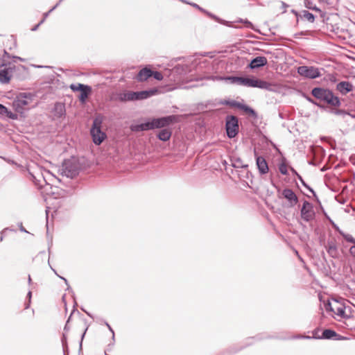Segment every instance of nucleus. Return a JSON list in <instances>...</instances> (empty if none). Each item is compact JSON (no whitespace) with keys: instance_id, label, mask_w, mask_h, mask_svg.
Segmentation results:
<instances>
[{"instance_id":"obj_1","label":"nucleus","mask_w":355,"mask_h":355,"mask_svg":"<svg viewBox=\"0 0 355 355\" xmlns=\"http://www.w3.org/2000/svg\"><path fill=\"white\" fill-rule=\"evenodd\" d=\"M311 94L317 99L334 107H339L341 104L339 98L328 89L315 87L312 89Z\"/></svg>"},{"instance_id":"obj_2","label":"nucleus","mask_w":355,"mask_h":355,"mask_svg":"<svg viewBox=\"0 0 355 355\" xmlns=\"http://www.w3.org/2000/svg\"><path fill=\"white\" fill-rule=\"evenodd\" d=\"M35 95L31 92H21L17 95L12 102L14 110L20 114L24 113L29 109L31 104L33 102Z\"/></svg>"},{"instance_id":"obj_3","label":"nucleus","mask_w":355,"mask_h":355,"mask_svg":"<svg viewBox=\"0 0 355 355\" xmlns=\"http://www.w3.org/2000/svg\"><path fill=\"white\" fill-rule=\"evenodd\" d=\"M102 123L103 117L100 115L97 116L93 120L92 126L90 130L93 142L96 145H100L106 138L105 133L101 130Z\"/></svg>"},{"instance_id":"obj_4","label":"nucleus","mask_w":355,"mask_h":355,"mask_svg":"<svg viewBox=\"0 0 355 355\" xmlns=\"http://www.w3.org/2000/svg\"><path fill=\"white\" fill-rule=\"evenodd\" d=\"M28 173L32 178L33 181L38 187H43L48 184L49 176L51 175L49 171L41 168H28Z\"/></svg>"},{"instance_id":"obj_5","label":"nucleus","mask_w":355,"mask_h":355,"mask_svg":"<svg viewBox=\"0 0 355 355\" xmlns=\"http://www.w3.org/2000/svg\"><path fill=\"white\" fill-rule=\"evenodd\" d=\"M80 170V166L75 159L64 160L60 169L62 175L69 178L76 177L79 173Z\"/></svg>"},{"instance_id":"obj_6","label":"nucleus","mask_w":355,"mask_h":355,"mask_svg":"<svg viewBox=\"0 0 355 355\" xmlns=\"http://www.w3.org/2000/svg\"><path fill=\"white\" fill-rule=\"evenodd\" d=\"M225 130L227 135L232 139L235 137L239 131V120L233 115L227 116L225 119Z\"/></svg>"},{"instance_id":"obj_7","label":"nucleus","mask_w":355,"mask_h":355,"mask_svg":"<svg viewBox=\"0 0 355 355\" xmlns=\"http://www.w3.org/2000/svg\"><path fill=\"white\" fill-rule=\"evenodd\" d=\"M16 68V66L11 63L0 66V82L3 84L8 83L13 77Z\"/></svg>"},{"instance_id":"obj_8","label":"nucleus","mask_w":355,"mask_h":355,"mask_svg":"<svg viewBox=\"0 0 355 355\" xmlns=\"http://www.w3.org/2000/svg\"><path fill=\"white\" fill-rule=\"evenodd\" d=\"M297 73L306 78L314 79L321 76L320 71L315 67L300 66L297 68Z\"/></svg>"},{"instance_id":"obj_9","label":"nucleus","mask_w":355,"mask_h":355,"mask_svg":"<svg viewBox=\"0 0 355 355\" xmlns=\"http://www.w3.org/2000/svg\"><path fill=\"white\" fill-rule=\"evenodd\" d=\"M301 218L305 222H310L315 218V211L313 205L309 201L304 200L300 210Z\"/></svg>"},{"instance_id":"obj_10","label":"nucleus","mask_w":355,"mask_h":355,"mask_svg":"<svg viewBox=\"0 0 355 355\" xmlns=\"http://www.w3.org/2000/svg\"><path fill=\"white\" fill-rule=\"evenodd\" d=\"M345 309L346 306L344 304L339 303L338 300H335L334 304H331L330 302H328V304H326V309L327 311L329 310L337 315L344 318H347L345 314Z\"/></svg>"},{"instance_id":"obj_11","label":"nucleus","mask_w":355,"mask_h":355,"mask_svg":"<svg viewBox=\"0 0 355 355\" xmlns=\"http://www.w3.org/2000/svg\"><path fill=\"white\" fill-rule=\"evenodd\" d=\"M174 118V116H167L151 119L153 129L162 128L168 125L173 121Z\"/></svg>"},{"instance_id":"obj_12","label":"nucleus","mask_w":355,"mask_h":355,"mask_svg":"<svg viewBox=\"0 0 355 355\" xmlns=\"http://www.w3.org/2000/svg\"><path fill=\"white\" fill-rule=\"evenodd\" d=\"M282 195L287 200L290 207H294L298 202L296 194L290 189H284L282 192Z\"/></svg>"},{"instance_id":"obj_13","label":"nucleus","mask_w":355,"mask_h":355,"mask_svg":"<svg viewBox=\"0 0 355 355\" xmlns=\"http://www.w3.org/2000/svg\"><path fill=\"white\" fill-rule=\"evenodd\" d=\"M273 86V85L268 82L257 78H251L250 87H257L260 89H264L268 91H272Z\"/></svg>"},{"instance_id":"obj_14","label":"nucleus","mask_w":355,"mask_h":355,"mask_svg":"<svg viewBox=\"0 0 355 355\" xmlns=\"http://www.w3.org/2000/svg\"><path fill=\"white\" fill-rule=\"evenodd\" d=\"M130 128L132 132H135L153 130L151 119L140 124H132Z\"/></svg>"},{"instance_id":"obj_15","label":"nucleus","mask_w":355,"mask_h":355,"mask_svg":"<svg viewBox=\"0 0 355 355\" xmlns=\"http://www.w3.org/2000/svg\"><path fill=\"white\" fill-rule=\"evenodd\" d=\"M54 118L60 119L65 116V105L62 103L57 102L55 103L52 110Z\"/></svg>"},{"instance_id":"obj_16","label":"nucleus","mask_w":355,"mask_h":355,"mask_svg":"<svg viewBox=\"0 0 355 355\" xmlns=\"http://www.w3.org/2000/svg\"><path fill=\"white\" fill-rule=\"evenodd\" d=\"M267 58L264 56H257L253 58L249 64V67L252 69H257L266 65Z\"/></svg>"},{"instance_id":"obj_17","label":"nucleus","mask_w":355,"mask_h":355,"mask_svg":"<svg viewBox=\"0 0 355 355\" xmlns=\"http://www.w3.org/2000/svg\"><path fill=\"white\" fill-rule=\"evenodd\" d=\"M256 156V164L259 173L261 175L266 174L268 172V166L264 157L261 156Z\"/></svg>"},{"instance_id":"obj_18","label":"nucleus","mask_w":355,"mask_h":355,"mask_svg":"<svg viewBox=\"0 0 355 355\" xmlns=\"http://www.w3.org/2000/svg\"><path fill=\"white\" fill-rule=\"evenodd\" d=\"M336 89L343 95H346L353 90V85L348 81H341L336 85Z\"/></svg>"},{"instance_id":"obj_19","label":"nucleus","mask_w":355,"mask_h":355,"mask_svg":"<svg viewBox=\"0 0 355 355\" xmlns=\"http://www.w3.org/2000/svg\"><path fill=\"white\" fill-rule=\"evenodd\" d=\"M152 75L153 71L147 67H144L139 71L137 76V79L138 81H144L151 77Z\"/></svg>"},{"instance_id":"obj_20","label":"nucleus","mask_w":355,"mask_h":355,"mask_svg":"<svg viewBox=\"0 0 355 355\" xmlns=\"http://www.w3.org/2000/svg\"><path fill=\"white\" fill-rule=\"evenodd\" d=\"M328 254L333 258L338 256V250L336 243L333 241H329L325 245Z\"/></svg>"},{"instance_id":"obj_21","label":"nucleus","mask_w":355,"mask_h":355,"mask_svg":"<svg viewBox=\"0 0 355 355\" xmlns=\"http://www.w3.org/2000/svg\"><path fill=\"white\" fill-rule=\"evenodd\" d=\"M0 114L4 115L11 119H17V114L9 110L6 106L0 104Z\"/></svg>"},{"instance_id":"obj_22","label":"nucleus","mask_w":355,"mask_h":355,"mask_svg":"<svg viewBox=\"0 0 355 355\" xmlns=\"http://www.w3.org/2000/svg\"><path fill=\"white\" fill-rule=\"evenodd\" d=\"M158 93V89L152 88L148 90L140 91L141 100L148 98Z\"/></svg>"},{"instance_id":"obj_23","label":"nucleus","mask_w":355,"mask_h":355,"mask_svg":"<svg viewBox=\"0 0 355 355\" xmlns=\"http://www.w3.org/2000/svg\"><path fill=\"white\" fill-rule=\"evenodd\" d=\"M171 136V131L168 129H162L157 135V137L159 140L166 141L170 139Z\"/></svg>"},{"instance_id":"obj_24","label":"nucleus","mask_w":355,"mask_h":355,"mask_svg":"<svg viewBox=\"0 0 355 355\" xmlns=\"http://www.w3.org/2000/svg\"><path fill=\"white\" fill-rule=\"evenodd\" d=\"M92 92V88L90 86L87 85L83 90L80 92V94L78 96L79 101L84 103L86 99L88 98L89 94Z\"/></svg>"},{"instance_id":"obj_25","label":"nucleus","mask_w":355,"mask_h":355,"mask_svg":"<svg viewBox=\"0 0 355 355\" xmlns=\"http://www.w3.org/2000/svg\"><path fill=\"white\" fill-rule=\"evenodd\" d=\"M336 336H337V334L335 331L327 329L323 331L322 336H320V338L332 339Z\"/></svg>"},{"instance_id":"obj_26","label":"nucleus","mask_w":355,"mask_h":355,"mask_svg":"<svg viewBox=\"0 0 355 355\" xmlns=\"http://www.w3.org/2000/svg\"><path fill=\"white\" fill-rule=\"evenodd\" d=\"M232 165L235 168H247L248 165L244 164L241 158H235L232 160Z\"/></svg>"},{"instance_id":"obj_27","label":"nucleus","mask_w":355,"mask_h":355,"mask_svg":"<svg viewBox=\"0 0 355 355\" xmlns=\"http://www.w3.org/2000/svg\"><path fill=\"white\" fill-rule=\"evenodd\" d=\"M241 110L254 119L257 117V112L252 107L245 104H243V106L241 107Z\"/></svg>"},{"instance_id":"obj_28","label":"nucleus","mask_w":355,"mask_h":355,"mask_svg":"<svg viewBox=\"0 0 355 355\" xmlns=\"http://www.w3.org/2000/svg\"><path fill=\"white\" fill-rule=\"evenodd\" d=\"M133 92H128L121 94L119 99L121 101H133Z\"/></svg>"},{"instance_id":"obj_29","label":"nucleus","mask_w":355,"mask_h":355,"mask_svg":"<svg viewBox=\"0 0 355 355\" xmlns=\"http://www.w3.org/2000/svg\"><path fill=\"white\" fill-rule=\"evenodd\" d=\"M185 3H188V2L187 1H184ZM189 4H190L191 6H192L193 7L198 9L199 10H200L201 12H204V13H206L208 16H209L210 17L213 18V19H216V17L214 15H212L211 13L209 12L208 11L205 10L204 8H201L200 6H199L198 4L195 3H189Z\"/></svg>"},{"instance_id":"obj_30","label":"nucleus","mask_w":355,"mask_h":355,"mask_svg":"<svg viewBox=\"0 0 355 355\" xmlns=\"http://www.w3.org/2000/svg\"><path fill=\"white\" fill-rule=\"evenodd\" d=\"M87 85H83V84H81V83H78V84H71L70 85V89L73 91V92H77V91H80L81 92L82 90L84 89V88H85Z\"/></svg>"},{"instance_id":"obj_31","label":"nucleus","mask_w":355,"mask_h":355,"mask_svg":"<svg viewBox=\"0 0 355 355\" xmlns=\"http://www.w3.org/2000/svg\"><path fill=\"white\" fill-rule=\"evenodd\" d=\"M330 112L334 114L342 116L343 119H345L347 116V115L349 114L348 112L343 110L331 109Z\"/></svg>"},{"instance_id":"obj_32","label":"nucleus","mask_w":355,"mask_h":355,"mask_svg":"<svg viewBox=\"0 0 355 355\" xmlns=\"http://www.w3.org/2000/svg\"><path fill=\"white\" fill-rule=\"evenodd\" d=\"M303 17L310 22H313L315 19L313 14L306 10L303 11Z\"/></svg>"},{"instance_id":"obj_33","label":"nucleus","mask_w":355,"mask_h":355,"mask_svg":"<svg viewBox=\"0 0 355 355\" xmlns=\"http://www.w3.org/2000/svg\"><path fill=\"white\" fill-rule=\"evenodd\" d=\"M225 105H230L231 107H237L241 110V107L243 106V104L236 101H225Z\"/></svg>"},{"instance_id":"obj_34","label":"nucleus","mask_w":355,"mask_h":355,"mask_svg":"<svg viewBox=\"0 0 355 355\" xmlns=\"http://www.w3.org/2000/svg\"><path fill=\"white\" fill-rule=\"evenodd\" d=\"M251 78L240 77L239 85H243L250 87Z\"/></svg>"},{"instance_id":"obj_35","label":"nucleus","mask_w":355,"mask_h":355,"mask_svg":"<svg viewBox=\"0 0 355 355\" xmlns=\"http://www.w3.org/2000/svg\"><path fill=\"white\" fill-rule=\"evenodd\" d=\"M230 81L232 84H239L240 77L238 76H225V81Z\"/></svg>"},{"instance_id":"obj_36","label":"nucleus","mask_w":355,"mask_h":355,"mask_svg":"<svg viewBox=\"0 0 355 355\" xmlns=\"http://www.w3.org/2000/svg\"><path fill=\"white\" fill-rule=\"evenodd\" d=\"M340 234L347 242L351 243L352 244L355 243V239L352 235L349 234H345L341 232H340Z\"/></svg>"},{"instance_id":"obj_37","label":"nucleus","mask_w":355,"mask_h":355,"mask_svg":"<svg viewBox=\"0 0 355 355\" xmlns=\"http://www.w3.org/2000/svg\"><path fill=\"white\" fill-rule=\"evenodd\" d=\"M305 6L311 10H318V8L313 3L312 0H304Z\"/></svg>"},{"instance_id":"obj_38","label":"nucleus","mask_w":355,"mask_h":355,"mask_svg":"<svg viewBox=\"0 0 355 355\" xmlns=\"http://www.w3.org/2000/svg\"><path fill=\"white\" fill-rule=\"evenodd\" d=\"M207 80H211L214 81L225 80V76H210L206 78Z\"/></svg>"},{"instance_id":"obj_39","label":"nucleus","mask_w":355,"mask_h":355,"mask_svg":"<svg viewBox=\"0 0 355 355\" xmlns=\"http://www.w3.org/2000/svg\"><path fill=\"white\" fill-rule=\"evenodd\" d=\"M279 170L280 173L283 175H287L288 173L287 166L285 163L280 164L279 166Z\"/></svg>"},{"instance_id":"obj_40","label":"nucleus","mask_w":355,"mask_h":355,"mask_svg":"<svg viewBox=\"0 0 355 355\" xmlns=\"http://www.w3.org/2000/svg\"><path fill=\"white\" fill-rule=\"evenodd\" d=\"M58 4H56L55 6H53L50 10H49L47 12H45L44 13L43 15V18L40 21V24H43L44 22V21L46 20V19L48 17V16L49 15V14L56 8V7L58 6Z\"/></svg>"},{"instance_id":"obj_41","label":"nucleus","mask_w":355,"mask_h":355,"mask_svg":"<svg viewBox=\"0 0 355 355\" xmlns=\"http://www.w3.org/2000/svg\"><path fill=\"white\" fill-rule=\"evenodd\" d=\"M152 76L157 80H162L163 79V75L159 71H153Z\"/></svg>"},{"instance_id":"obj_42","label":"nucleus","mask_w":355,"mask_h":355,"mask_svg":"<svg viewBox=\"0 0 355 355\" xmlns=\"http://www.w3.org/2000/svg\"><path fill=\"white\" fill-rule=\"evenodd\" d=\"M133 101L141 100L139 92H133Z\"/></svg>"},{"instance_id":"obj_43","label":"nucleus","mask_w":355,"mask_h":355,"mask_svg":"<svg viewBox=\"0 0 355 355\" xmlns=\"http://www.w3.org/2000/svg\"><path fill=\"white\" fill-rule=\"evenodd\" d=\"M48 263H49V265L50 266L51 269V270L55 272V275H58L60 279H62V280H64L66 284H68V282H67V279H65L64 277H61V276H59V275L57 274V272H56L54 268H53V267L50 265V262H49V261H48Z\"/></svg>"},{"instance_id":"obj_44","label":"nucleus","mask_w":355,"mask_h":355,"mask_svg":"<svg viewBox=\"0 0 355 355\" xmlns=\"http://www.w3.org/2000/svg\"><path fill=\"white\" fill-rule=\"evenodd\" d=\"M105 324L107 327V329L112 332V340H114V332L112 328L111 327V326L107 322H105Z\"/></svg>"},{"instance_id":"obj_45","label":"nucleus","mask_w":355,"mask_h":355,"mask_svg":"<svg viewBox=\"0 0 355 355\" xmlns=\"http://www.w3.org/2000/svg\"><path fill=\"white\" fill-rule=\"evenodd\" d=\"M302 184H303L304 187H305L306 188H307L311 192H312L313 194H315L314 193V191L310 188L306 183L305 182L302 180V181H301Z\"/></svg>"},{"instance_id":"obj_46","label":"nucleus","mask_w":355,"mask_h":355,"mask_svg":"<svg viewBox=\"0 0 355 355\" xmlns=\"http://www.w3.org/2000/svg\"><path fill=\"white\" fill-rule=\"evenodd\" d=\"M302 184H303L304 187H305L306 188H307L311 192H312L313 194H315L314 193V191L310 188L306 183L305 182L302 180V181H301Z\"/></svg>"},{"instance_id":"obj_47","label":"nucleus","mask_w":355,"mask_h":355,"mask_svg":"<svg viewBox=\"0 0 355 355\" xmlns=\"http://www.w3.org/2000/svg\"><path fill=\"white\" fill-rule=\"evenodd\" d=\"M19 227L21 232L28 233V231L26 230V229L23 227L22 223H19Z\"/></svg>"},{"instance_id":"obj_48","label":"nucleus","mask_w":355,"mask_h":355,"mask_svg":"<svg viewBox=\"0 0 355 355\" xmlns=\"http://www.w3.org/2000/svg\"><path fill=\"white\" fill-rule=\"evenodd\" d=\"M42 24H40V22H39L37 25L34 26L32 28H31V31H35L38 29L39 26L41 25Z\"/></svg>"},{"instance_id":"obj_49","label":"nucleus","mask_w":355,"mask_h":355,"mask_svg":"<svg viewBox=\"0 0 355 355\" xmlns=\"http://www.w3.org/2000/svg\"><path fill=\"white\" fill-rule=\"evenodd\" d=\"M245 24H246V27L247 28H252V24L251 22H250L249 21L246 20L245 21Z\"/></svg>"},{"instance_id":"obj_50","label":"nucleus","mask_w":355,"mask_h":355,"mask_svg":"<svg viewBox=\"0 0 355 355\" xmlns=\"http://www.w3.org/2000/svg\"><path fill=\"white\" fill-rule=\"evenodd\" d=\"M291 170H292V171H293L294 173H295V174H296V175L297 176V178H298L299 180L302 181V177H301V176H300V175H299V174H298V173H297V172H296L293 168H292Z\"/></svg>"},{"instance_id":"obj_51","label":"nucleus","mask_w":355,"mask_h":355,"mask_svg":"<svg viewBox=\"0 0 355 355\" xmlns=\"http://www.w3.org/2000/svg\"><path fill=\"white\" fill-rule=\"evenodd\" d=\"M87 330V328L85 330V331L83 332V335H82V337H81V341H80V347H82V342H83V338L86 334V331Z\"/></svg>"},{"instance_id":"obj_52","label":"nucleus","mask_w":355,"mask_h":355,"mask_svg":"<svg viewBox=\"0 0 355 355\" xmlns=\"http://www.w3.org/2000/svg\"><path fill=\"white\" fill-rule=\"evenodd\" d=\"M81 309H82L84 312H85V313H87V315H89V317H91V318H92V315L89 312H87V311L85 310V309L81 308Z\"/></svg>"},{"instance_id":"obj_53","label":"nucleus","mask_w":355,"mask_h":355,"mask_svg":"<svg viewBox=\"0 0 355 355\" xmlns=\"http://www.w3.org/2000/svg\"><path fill=\"white\" fill-rule=\"evenodd\" d=\"M13 58L14 59H16V60H21V61H24V60L20 57H18V56H13Z\"/></svg>"},{"instance_id":"obj_54","label":"nucleus","mask_w":355,"mask_h":355,"mask_svg":"<svg viewBox=\"0 0 355 355\" xmlns=\"http://www.w3.org/2000/svg\"><path fill=\"white\" fill-rule=\"evenodd\" d=\"M71 315L69 316V318H68V320L67 321V324H66V325L64 327V330L67 329V324L69 323V320L71 319Z\"/></svg>"},{"instance_id":"obj_55","label":"nucleus","mask_w":355,"mask_h":355,"mask_svg":"<svg viewBox=\"0 0 355 355\" xmlns=\"http://www.w3.org/2000/svg\"><path fill=\"white\" fill-rule=\"evenodd\" d=\"M31 295H32V293L31 291H29L27 294V297L29 298V300H31Z\"/></svg>"},{"instance_id":"obj_56","label":"nucleus","mask_w":355,"mask_h":355,"mask_svg":"<svg viewBox=\"0 0 355 355\" xmlns=\"http://www.w3.org/2000/svg\"><path fill=\"white\" fill-rule=\"evenodd\" d=\"M347 116H350L352 118H355V114H349L348 115H347Z\"/></svg>"},{"instance_id":"obj_57","label":"nucleus","mask_w":355,"mask_h":355,"mask_svg":"<svg viewBox=\"0 0 355 355\" xmlns=\"http://www.w3.org/2000/svg\"><path fill=\"white\" fill-rule=\"evenodd\" d=\"M31 276L29 275L28 276V282L31 283Z\"/></svg>"},{"instance_id":"obj_58","label":"nucleus","mask_w":355,"mask_h":355,"mask_svg":"<svg viewBox=\"0 0 355 355\" xmlns=\"http://www.w3.org/2000/svg\"><path fill=\"white\" fill-rule=\"evenodd\" d=\"M304 338L309 339V338H311V336H304Z\"/></svg>"},{"instance_id":"obj_59","label":"nucleus","mask_w":355,"mask_h":355,"mask_svg":"<svg viewBox=\"0 0 355 355\" xmlns=\"http://www.w3.org/2000/svg\"><path fill=\"white\" fill-rule=\"evenodd\" d=\"M29 307V303L26 305V309H28Z\"/></svg>"},{"instance_id":"obj_60","label":"nucleus","mask_w":355,"mask_h":355,"mask_svg":"<svg viewBox=\"0 0 355 355\" xmlns=\"http://www.w3.org/2000/svg\"><path fill=\"white\" fill-rule=\"evenodd\" d=\"M3 236H0V241H3Z\"/></svg>"},{"instance_id":"obj_61","label":"nucleus","mask_w":355,"mask_h":355,"mask_svg":"<svg viewBox=\"0 0 355 355\" xmlns=\"http://www.w3.org/2000/svg\"><path fill=\"white\" fill-rule=\"evenodd\" d=\"M5 55H7L8 57H9V55L8 54L7 52L5 51Z\"/></svg>"},{"instance_id":"obj_62","label":"nucleus","mask_w":355,"mask_h":355,"mask_svg":"<svg viewBox=\"0 0 355 355\" xmlns=\"http://www.w3.org/2000/svg\"><path fill=\"white\" fill-rule=\"evenodd\" d=\"M282 4H283V7L286 6V4H285V3L282 2Z\"/></svg>"},{"instance_id":"obj_63","label":"nucleus","mask_w":355,"mask_h":355,"mask_svg":"<svg viewBox=\"0 0 355 355\" xmlns=\"http://www.w3.org/2000/svg\"><path fill=\"white\" fill-rule=\"evenodd\" d=\"M282 4H283V7L286 6V4H285V3L282 2Z\"/></svg>"},{"instance_id":"obj_64","label":"nucleus","mask_w":355,"mask_h":355,"mask_svg":"<svg viewBox=\"0 0 355 355\" xmlns=\"http://www.w3.org/2000/svg\"><path fill=\"white\" fill-rule=\"evenodd\" d=\"M309 101L313 103V101H311V99L309 98Z\"/></svg>"}]
</instances>
